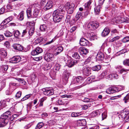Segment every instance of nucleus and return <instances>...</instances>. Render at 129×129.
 Returning a JSON list of instances; mask_svg holds the SVG:
<instances>
[{"instance_id":"nucleus-28","label":"nucleus","mask_w":129,"mask_h":129,"mask_svg":"<svg viewBox=\"0 0 129 129\" xmlns=\"http://www.w3.org/2000/svg\"><path fill=\"white\" fill-rule=\"evenodd\" d=\"M128 70L123 68L118 70V72L120 74L125 75L127 74V72Z\"/></svg>"},{"instance_id":"nucleus-62","label":"nucleus","mask_w":129,"mask_h":129,"mask_svg":"<svg viewBox=\"0 0 129 129\" xmlns=\"http://www.w3.org/2000/svg\"><path fill=\"white\" fill-rule=\"evenodd\" d=\"M1 102H2L1 106L3 107V108L6 106L7 105L6 104V101L4 100L3 102L1 101Z\"/></svg>"},{"instance_id":"nucleus-56","label":"nucleus","mask_w":129,"mask_h":129,"mask_svg":"<svg viewBox=\"0 0 129 129\" xmlns=\"http://www.w3.org/2000/svg\"><path fill=\"white\" fill-rule=\"evenodd\" d=\"M85 82V83H87L86 84H89L92 81L90 78L89 77L87 79Z\"/></svg>"},{"instance_id":"nucleus-18","label":"nucleus","mask_w":129,"mask_h":129,"mask_svg":"<svg viewBox=\"0 0 129 129\" xmlns=\"http://www.w3.org/2000/svg\"><path fill=\"white\" fill-rule=\"evenodd\" d=\"M85 37L87 38L88 40L91 41L94 40L95 37L93 33H86L85 35Z\"/></svg>"},{"instance_id":"nucleus-4","label":"nucleus","mask_w":129,"mask_h":129,"mask_svg":"<svg viewBox=\"0 0 129 129\" xmlns=\"http://www.w3.org/2000/svg\"><path fill=\"white\" fill-rule=\"evenodd\" d=\"M99 26V23L97 22L92 21L88 23L87 27L89 29L92 30L96 29Z\"/></svg>"},{"instance_id":"nucleus-24","label":"nucleus","mask_w":129,"mask_h":129,"mask_svg":"<svg viewBox=\"0 0 129 129\" xmlns=\"http://www.w3.org/2000/svg\"><path fill=\"white\" fill-rule=\"evenodd\" d=\"M101 7L102 6L101 5H99L95 6L94 9L95 13L96 14H99L102 8Z\"/></svg>"},{"instance_id":"nucleus-15","label":"nucleus","mask_w":129,"mask_h":129,"mask_svg":"<svg viewBox=\"0 0 129 129\" xmlns=\"http://www.w3.org/2000/svg\"><path fill=\"white\" fill-rule=\"evenodd\" d=\"M83 70V73L87 76H88L91 73V68L90 67L86 66L84 67Z\"/></svg>"},{"instance_id":"nucleus-17","label":"nucleus","mask_w":129,"mask_h":129,"mask_svg":"<svg viewBox=\"0 0 129 129\" xmlns=\"http://www.w3.org/2000/svg\"><path fill=\"white\" fill-rule=\"evenodd\" d=\"M53 5L52 2L51 1H49L47 2L44 7V10H47L51 8L52 7Z\"/></svg>"},{"instance_id":"nucleus-41","label":"nucleus","mask_w":129,"mask_h":129,"mask_svg":"<svg viewBox=\"0 0 129 129\" xmlns=\"http://www.w3.org/2000/svg\"><path fill=\"white\" fill-rule=\"evenodd\" d=\"M92 1V0H90L86 3H85L84 5V7L85 8H89L90 7V5L91 4Z\"/></svg>"},{"instance_id":"nucleus-1","label":"nucleus","mask_w":129,"mask_h":129,"mask_svg":"<svg viewBox=\"0 0 129 129\" xmlns=\"http://www.w3.org/2000/svg\"><path fill=\"white\" fill-rule=\"evenodd\" d=\"M14 107H11L9 109L2 115L0 117V127L6 125L11 119V113L15 111Z\"/></svg>"},{"instance_id":"nucleus-19","label":"nucleus","mask_w":129,"mask_h":129,"mask_svg":"<svg viewBox=\"0 0 129 129\" xmlns=\"http://www.w3.org/2000/svg\"><path fill=\"white\" fill-rule=\"evenodd\" d=\"M110 31V30L107 27H106L101 34V35L103 37H105L108 35Z\"/></svg>"},{"instance_id":"nucleus-16","label":"nucleus","mask_w":129,"mask_h":129,"mask_svg":"<svg viewBox=\"0 0 129 129\" xmlns=\"http://www.w3.org/2000/svg\"><path fill=\"white\" fill-rule=\"evenodd\" d=\"M21 59V58L20 56H15L11 59L10 62L12 63H16L19 62Z\"/></svg>"},{"instance_id":"nucleus-63","label":"nucleus","mask_w":129,"mask_h":129,"mask_svg":"<svg viewBox=\"0 0 129 129\" xmlns=\"http://www.w3.org/2000/svg\"><path fill=\"white\" fill-rule=\"evenodd\" d=\"M28 30L27 29H25L24 30H23L22 35V37H23L27 33Z\"/></svg>"},{"instance_id":"nucleus-64","label":"nucleus","mask_w":129,"mask_h":129,"mask_svg":"<svg viewBox=\"0 0 129 129\" xmlns=\"http://www.w3.org/2000/svg\"><path fill=\"white\" fill-rule=\"evenodd\" d=\"M40 43H43L45 42V41H46V39H44L42 38H39Z\"/></svg>"},{"instance_id":"nucleus-25","label":"nucleus","mask_w":129,"mask_h":129,"mask_svg":"<svg viewBox=\"0 0 129 129\" xmlns=\"http://www.w3.org/2000/svg\"><path fill=\"white\" fill-rule=\"evenodd\" d=\"M100 110H97L93 111L91 113L90 115L92 117H94L99 116L101 113Z\"/></svg>"},{"instance_id":"nucleus-34","label":"nucleus","mask_w":129,"mask_h":129,"mask_svg":"<svg viewBox=\"0 0 129 129\" xmlns=\"http://www.w3.org/2000/svg\"><path fill=\"white\" fill-rule=\"evenodd\" d=\"M35 28L34 26H32L30 28L28 31L29 35L31 36L34 33Z\"/></svg>"},{"instance_id":"nucleus-49","label":"nucleus","mask_w":129,"mask_h":129,"mask_svg":"<svg viewBox=\"0 0 129 129\" xmlns=\"http://www.w3.org/2000/svg\"><path fill=\"white\" fill-rule=\"evenodd\" d=\"M129 41V37H126L123 39L122 41L123 43H126Z\"/></svg>"},{"instance_id":"nucleus-7","label":"nucleus","mask_w":129,"mask_h":129,"mask_svg":"<svg viewBox=\"0 0 129 129\" xmlns=\"http://www.w3.org/2000/svg\"><path fill=\"white\" fill-rule=\"evenodd\" d=\"M80 44L81 46H90L92 45V43L89 42L88 40L84 38L80 39Z\"/></svg>"},{"instance_id":"nucleus-51","label":"nucleus","mask_w":129,"mask_h":129,"mask_svg":"<svg viewBox=\"0 0 129 129\" xmlns=\"http://www.w3.org/2000/svg\"><path fill=\"white\" fill-rule=\"evenodd\" d=\"M20 35V33L18 30H16L14 32V35L16 38L17 37Z\"/></svg>"},{"instance_id":"nucleus-29","label":"nucleus","mask_w":129,"mask_h":129,"mask_svg":"<svg viewBox=\"0 0 129 129\" xmlns=\"http://www.w3.org/2000/svg\"><path fill=\"white\" fill-rule=\"evenodd\" d=\"M39 11L37 9H35L34 11L33 14V16L34 17H38V16H39Z\"/></svg>"},{"instance_id":"nucleus-10","label":"nucleus","mask_w":129,"mask_h":129,"mask_svg":"<svg viewBox=\"0 0 129 129\" xmlns=\"http://www.w3.org/2000/svg\"><path fill=\"white\" fill-rule=\"evenodd\" d=\"M77 60L70 58L68 60L67 64L69 67L71 68L77 64Z\"/></svg>"},{"instance_id":"nucleus-55","label":"nucleus","mask_w":129,"mask_h":129,"mask_svg":"<svg viewBox=\"0 0 129 129\" xmlns=\"http://www.w3.org/2000/svg\"><path fill=\"white\" fill-rule=\"evenodd\" d=\"M89 105L87 104L82 105L81 106L82 109L83 110H86L87 109Z\"/></svg>"},{"instance_id":"nucleus-2","label":"nucleus","mask_w":129,"mask_h":129,"mask_svg":"<svg viewBox=\"0 0 129 129\" xmlns=\"http://www.w3.org/2000/svg\"><path fill=\"white\" fill-rule=\"evenodd\" d=\"M64 11L62 9L59 8L54 11L53 13V21L55 22L60 21L63 17Z\"/></svg>"},{"instance_id":"nucleus-54","label":"nucleus","mask_w":129,"mask_h":129,"mask_svg":"<svg viewBox=\"0 0 129 129\" xmlns=\"http://www.w3.org/2000/svg\"><path fill=\"white\" fill-rule=\"evenodd\" d=\"M107 116V113L106 112L103 113L102 114V120H104L106 118Z\"/></svg>"},{"instance_id":"nucleus-31","label":"nucleus","mask_w":129,"mask_h":129,"mask_svg":"<svg viewBox=\"0 0 129 129\" xmlns=\"http://www.w3.org/2000/svg\"><path fill=\"white\" fill-rule=\"evenodd\" d=\"M101 66L100 65H96L92 68V70L94 71H98L101 69Z\"/></svg>"},{"instance_id":"nucleus-45","label":"nucleus","mask_w":129,"mask_h":129,"mask_svg":"<svg viewBox=\"0 0 129 129\" xmlns=\"http://www.w3.org/2000/svg\"><path fill=\"white\" fill-rule=\"evenodd\" d=\"M31 95V94H29L25 95L22 99H21V101H23L28 99Z\"/></svg>"},{"instance_id":"nucleus-9","label":"nucleus","mask_w":129,"mask_h":129,"mask_svg":"<svg viewBox=\"0 0 129 129\" xmlns=\"http://www.w3.org/2000/svg\"><path fill=\"white\" fill-rule=\"evenodd\" d=\"M54 58V55L51 53H47L45 55L44 59L47 61H52Z\"/></svg>"},{"instance_id":"nucleus-38","label":"nucleus","mask_w":129,"mask_h":129,"mask_svg":"<svg viewBox=\"0 0 129 129\" xmlns=\"http://www.w3.org/2000/svg\"><path fill=\"white\" fill-rule=\"evenodd\" d=\"M4 34L5 36L7 37H11L13 35V34L12 33L8 30H7L4 33Z\"/></svg>"},{"instance_id":"nucleus-46","label":"nucleus","mask_w":129,"mask_h":129,"mask_svg":"<svg viewBox=\"0 0 129 129\" xmlns=\"http://www.w3.org/2000/svg\"><path fill=\"white\" fill-rule=\"evenodd\" d=\"M123 64L125 66H129V59L124 60L123 61Z\"/></svg>"},{"instance_id":"nucleus-26","label":"nucleus","mask_w":129,"mask_h":129,"mask_svg":"<svg viewBox=\"0 0 129 129\" xmlns=\"http://www.w3.org/2000/svg\"><path fill=\"white\" fill-rule=\"evenodd\" d=\"M0 54L1 55L2 57L4 58L6 57L7 56L6 51L4 49H0Z\"/></svg>"},{"instance_id":"nucleus-58","label":"nucleus","mask_w":129,"mask_h":129,"mask_svg":"<svg viewBox=\"0 0 129 129\" xmlns=\"http://www.w3.org/2000/svg\"><path fill=\"white\" fill-rule=\"evenodd\" d=\"M4 45L7 48H9L10 46V44L9 42L7 41H6L4 43Z\"/></svg>"},{"instance_id":"nucleus-57","label":"nucleus","mask_w":129,"mask_h":129,"mask_svg":"<svg viewBox=\"0 0 129 129\" xmlns=\"http://www.w3.org/2000/svg\"><path fill=\"white\" fill-rule=\"evenodd\" d=\"M21 94V91H18L16 93L15 96L17 98H18L20 97Z\"/></svg>"},{"instance_id":"nucleus-50","label":"nucleus","mask_w":129,"mask_h":129,"mask_svg":"<svg viewBox=\"0 0 129 129\" xmlns=\"http://www.w3.org/2000/svg\"><path fill=\"white\" fill-rule=\"evenodd\" d=\"M7 8L10 11H12L13 9H14V7L10 4H8L7 6Z\"/></svg>"},{"instance_id":"nucleus-39","label":"nucleus","mask_w":129,"mask_h":129,"mask_svg":"<svg viewBox=\"0 0 129 129\" xmlns=\"http://www.w3.org/2000/svg\"><path fill=\"white\" fill-rule=\"evenodd\" d=\"M72 56L74 59H77L80 58V56L77 52H76L72 54Z\"/></svg>"},{"instance_id":"nucleus-13","label":"nucleus","mask_w":129,"mask_h":129,"mask_svg":"<svg viewBox=\"0 0 129 129\" xmlns=\"http://www.w3.org/2000/svg\"><path fill=\"white\" fill-rule=\"evenodd\" d=\"M70 73L67 71L64 72L63 78V81L65 83H67L68 80Z\"/></svg>"},{"instance_id":"nucleus-35","label":"nucleus","mask_w":129,"mask_h":129,"mask_svg":"<svg viewBox=\"0 0 129 129\" xmlns=\"http://www.w3.org/2000/svg\"><path fill=\"white\" fill-rule=\"evenodd\" d=\"M24 12L21 11L19 14L18 16V19L20 21L24 19Z\"/></svg>"},{"instance_id":"nucleus-61","label":"nucleus","mask_w":129,"mask_h":129,"mask_svg":"<svg viewBox=\"0 0 129 129\" xmlns=\"http://www.w3.org/2000/svg\"><path fill=\"white\" fill-rule=\"evenodd\" d=\"M111 32L112 33V35L113 34H118V31L115 29H112L111 31Z\"/></svg>"},{"instance_id":"nucleus-21","label":"nucleus","mask_w":129,"mask_h":129,"mask_svg":"<svg viewBox=\"0 0 129 129\" xmlns=\"http://www.w3.org/2000/svg\"><path fill=\"white\" fill-rule=\"evenodd\" d=\"M127 114H128L127 112L122 111L120 112V114L119 115V117L120 119H124V120Z\"/></svg>"},{"instance_id":"nucleus-43","label":"nucleus","mask_w":129,"mask_h":129,"mask_svg":"<svg viewBox=\"0 0 129 129\" xmlns=\"http://www.w3.org/2000/svg\"><path fill=\"white\" fill-rule=\"evenodd\" d=\"M8 68V66L7 65H5L3 66L1 68V70H4V72L7 71Z\"/></svg>"},{"instance_id":"nucleus-30","label":"nucleus","mask_w":129,"mask_h":129,"mask_svg":"<svg viewBox=\"0 0 129 129\" xmlns=\"http://www.w3.org/2000/svg\"><path fill=\"white\" fill-rule=\"evenodd\" d=\"M47 28L46 25L45 24H42L40 25L39 29L42 31H46Z\"/></svg>"},{"instance_id":"nucleus-40","label":"nucleus","mask_w":129,"mask_h":129,"mask_svg":"<svg viewBox=\"0 0 129 129\" xmlns=\"http://www.w3.org/2000/svg\"><path fill=\"white\" fill-rule=\"evenodd\" d=\"M44 124L43 122H39L37 125L36 129H40L44 125Z\"/></svg>"},{"instance_id":"nucleus-59","label":"nucleus","mask_w":129,"mask_h":129,"mask_svg":"<svg viewBox=\"0 0 129 129\" xmlns=\"http://www.w3.org/2000/svg\"><path fill=\"white\" fill-rule=\"evenodd\" d=\"M56 103L58 104L59 105H61L63 104V102H62L61 100L60 99H59L56 102Z\"/></svg>"},{"instance_id":"nucleus-6","label":"nucleus","mask_w":129,"mask_h":129,"mask_svg":"<svg viewBox=\"0 0 129 129\" xmlns=\"http://www.w3.org/2000/svg\"><path fill=\"white\" fill-rule=\"evenodd\" d=\"M44 94L47 96H49L54 94L53 90L50 87L44 88L42 89Z\"/></svg>"},{"instance_id":"nucleus-36","label":"nucleus","mask_w":129,"mask_h":129,"mask_svg":"<svg viewBox=\"0 0 129 129\" xmlns=\"http://www.w3.org/2000/svg\"><path fill=\"white\" fill-rule=\"evenodd\" d=\"M81 114L82 113L81 112H73L71 114V116L72 117H76L81 115Z\"/></svg>"},{"instance_id":"nucleus-11","label":"nucleus","mask_w":129,"mask_h":129,"mask_svg":"<svg viewBox=\"0 0 129 129\" xmlns=\"http://www.w3.org/2000/svg\"><path fill=\"white\" fill-rule=\"evenodd\" d=\"M96 57V61L99 62V63H101L103 61L104 59V54L102 52H99L98 53Z\"/></svg>"},{"instance_id":"nucleus-23","label":"nucleus","mask_w":129,"mask_h":129,"mask_svg":"<svg viewBox=\"0 0 129 129\" xmlns=\"http://www.w3.org/2000/svg\"><path fill=\"white\" fill-rule=\"evenodd\" d=\"M12 46L15 49L19 51H21L23 49V47L19 44H14Z\"/></svg>"},{"instance_id":"nucleus-52","label":"nucleus","mask_w":129,"mask_h":129,"mask_svg":"<svg viewBox=\"0 0 129 129\" xmlns=\"http://www.w3.org/2000/svg\"><path fill=\"white\" fill-rule=\"evenodd\" d=\"M77 27L78 26L77 25L73 27L70 29V32L71 33H72L77 28Z\"/></svg>"},{"instance_id":"nucleus-53","label":"nucleus","mask_w":129,"mask_h":129,"mask_svg":"<svg viewBox=\"0 0 129 129\" xmlns=\"http://www.w3.org/2000/svg\"><path fill=\"white\" fill-rule=\"evenodd\" d=\"M119 38L120 37L119 36H117L115 37L111 40V42H113L114 41H115L119 39Z\"/></svg>"},{"instance_id":"nucleus-8","label":"nucleus","mask_w":129,"mask_h":129,"mask_svg":"<svg viewBox=\"0 0 129 129\" xmlns=\"http://www.w3.org/2000/svg\"><path fill=\"white\" fill-rule=\"evenodd\" d=\"M119 90L118 88L116 87H113L108 88L106 91V92L109 94L117 92Z\"/></svg>"},{"instance_id":"nucleus-37","label":"nucleus","mask_w":129,"mask_h":129,"mask_svg":"<svg viewBox=\"0 0 129 129\" xmlns=\"http://www.w3.org/2000/svg\"><path fill=\"white\" fill-rule=\"evenodd\" d=\"M121 23L123 22H125L126 23L129 22V21L128 20V18L125 17H121Z\"/></svg>"},{"instance_id":"nucleus-12","label":"nucleus","mask_w":129,"mask_h":129,"mask_svg":"<svg viewBox=\"0 0 129 129\" xmlns=\"http://www.w3.org/2000/svg\"><path fill=\"white\" fill-rule=\"evenodd\" d=\"M43 51L42 49L39 47H37L35 49L33 50L31 52V54L33 55H37L41 53Z\"/></svg>"},{"instance_id":"nucleus-14","label":"nucleus","mask_w":129,"mask_h":129,"mask_svg":"<svg viewBox=\"0 0 129 129\" xmlns=\"http://www.w3.org/2000/svg\"><path fill=\"white\" fill-rule=\"evenodd\" d=\"M63 50L62 46H59L56 48L53 52V54L54 55L56 56L59 54Z\"/></svg>"},{"instance_id":"nucleus-5","label":"nucleus","mask_w":129,"mask_h":129,"mask_svg":"<svg viewBox=\"0 0 129 129\" xmlns=\"http://www.w3.org/2000/svg\"><path fill=\"white\" fill-rule=\"evenodd\" d=\"M75 5L73 4H70L69 3L66 4L65 5V8L67 11V13L69 14L72 13L74 11Z\"/></svg>"},{"instance_id":"nucleus-48","label":"nucleus","mask_w":129,"mask_h":129,"mask_svg":"<svg viewBox=\"0 0 129 129\" xmlns=\"http://www.w3.org/2000/svg\"><path fill=\"white\" fill-rule=\"evenodd\" d=\"M60 65L59 64H56L55 65L54 69L55 70L58 71L60 68Z\"/></svg>"},{"instance_id":"nucleus-22","label":"nucleus","mask_w":129,"mask_h":129,"mask_svg":"<svg viewBox=\"0 0 129 129\" xmlns=\"http://www.w3.org/2000/svg\"><path fill=\"white\" fill-rule=\"evenodd\" d=\"M79 51L81 54L86 55L88 52V50L84 47H81L79 49Z\"/></svg>"},{"instance_id":"nucleus-33","label":"nucleus","mask_w":129,"mask_h":129,"mask_svg":"<svg viewBox=\"0 0 129 129\" xmlns=\"http://www.w3.org/2000/svg\"><path fill=\"white\" fill-rule=\"evenodd\" d=\"M121 17L119 16L115 17L113 20L116 23H121Z\"/></svg>"},{"instance_id":"nucleus-44","label":"nucleus","mask_w":129,"mask_h":129,"mask_svg":"<svg viewBox=\"0 0 129 129\" xmlns=\"http://www.w3.org/2000/svg\"><path fill=\"white\" fill-rule=\"evenodd\" d=\"M82 16V12L78 11L77 13L76 17L77 20L79 19Z\"/></svg>"},{"instance_id":"nucleus-60","label":"nucleus","mask_w":129,"mask_h":129,"mask_svg":"<svg viewBox=\"0 0 129 129\" xmlns=\"http://www.w3.org/2000/svg\"><path fill=\"white\" fill-rule=\"evenodd\" d=\"M31 126V125L30 124H27L22 129H28Z\"/></svg>"},{"instance_id":"nucleus-47","label":"nucleus","mask_w":129,"mask_h":129,"mask_svg":"<svg viewBox=\"0 0 129 129\" xmlns=\"http://www.w3.org/2000/svg\"><path fill=\"white\" fill-rule=\"evenodd\" d=\"M123 100L125 103H126L129 101V94H127L124 98Z\"/></svg>"},{"instance_id":"nucleus-42","label":"nucleus","mask_w":129,"mask_h":129,"mask_svg":"<svg viewBox=\"0 0 129 129\" xmlns=\"http://www.w3.org/2000/svg\"><path fill=\"white\" fill-rule=\"evenodd\" d=\"M17 79L20 82V83L22 85H25L26 83V82L23 79L18 78Z\"/></svg>"},{"instance_id":"nucleus-3","label":"nucleus","mask_w":129,"mask_h":129,"mask_svg":"<svg viewBox=\"0 0 129 129\" xmlns=\"http://www.w3.org/2000/svg\"><path fill=\"white\" fill-rule=\"evenodd\" d=\"M84 79L81 76H78L76 78L73 79L72 81V83L73 84H76L78 85L79 88L81 87L84 85L86 84H83Z\"/></svg>"},{"instance_id":"nucleus-20","label":"nucleus","mask_w":129,"mask_h":129,"mask_svg":"<svg viewBox=\"0 0 129 129\" xmlns=\"http://www.w3.org/2000/svg\"><path fill=\"white\" fill-rule=\"evenodd\" d=\"M77 125L78 126H84L86 124V121L85 119L79 120L77 122Z\"/></svg>"},{"instance_id":"nucleus-32","label":"nucleus","mask_w":129,"mask_h":129,"mask_svg":"<svg viewBox=\"0 0 129 129\" xmlns=\"http://www.w3.org/2000/svg\"><path fill=\"white\" fill-rule=\"evenodd\" d=\"M26 13L28 18H30L31 16V9L30 8H28L26 10Z\"/></svg>"},{"instance_id":"nucleus-27","label":"nucleus","mask_w":129,"mask_h":129,"mask_svg":"<svg viewBox=\"0 0 129 129\" xmlns=\"http://www.w3.org/2000/svg\"><path fill=\"white\" fill-rule=\"evenodd\" d=\"M13 18V17L12 16H10L8 18L5 19L3 22L2 23H3L4 25H5L12 20Z\"/></svg>"}]
</instances>
